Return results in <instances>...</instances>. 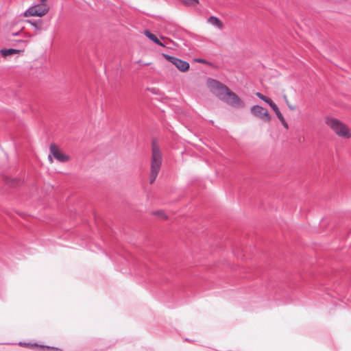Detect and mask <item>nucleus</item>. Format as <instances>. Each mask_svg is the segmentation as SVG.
I'll list each match as a JSON object with an SVG mask.
<instances>
[{"label": "nucleus", "instance_id": "obj_7", "mask_svg": "<svg viewBox=\"0 0 351 351\" xmlns=\"http://www.w3.org/2000/svg\"><path fill=\"white\" fill-rule=\"evenodd\" d=\"M163 56L171 63L176 66V68L181 72H186L189 69V64L184 60L178 59L176 57L171 56L167 54H163Z\"/></svg>", "mask_w": 351, "mask_h": 351}, {"label": "nucleus", "instance_id": "obj_1", "mask_svg": "<svg viewBox=\"0 0 351 351\" xmlns=\"http://www.w3.org/2000/svg\"><path fill=\"white\" fill-rule=\"evenodd\" d=\"M207 84L210 91L228 105L235 108L245 107V102L226 85L215 80H208Z\"/></svg>", "mask_w": 351, "mask_h": 351}, {"label": "nucleus", "instance_id": "obj_12", "mask_svg": "<svg viewBox=\"0 0 351 351\" xmlns=\"http://www.w3.org/2000/svg\"><path fill=\"white\" fill-rule=\"evenodd\" d=\"M256 95L258 98H260L261 99H262L263 101H264L265 102L268 104L269 106H271L274 103V101L270 98L267 97L266 96L263 95L261 93H256Z\"/></svg>", "mask_w": 351, "mask_h": 351}, {"label": "nucleus", "instance_id": "obj_14", "mask_svg": "<svg viewBox=\"0 0 351 351\" xmlns=\"http://www.w3.org/2000/svg\"><path fill=\"white\" fill-rule=\"evenodd\" d=\"M182 1L188 5H193L199 3V0H182Z\"/></svg>", "mask_w": 351, "mask_h": 351}, {"label": "nucleus", "instance_id": "obj_13", "mask_svg": "<svg viewBox=\"0 0 351 351\" xmlns=\"http://www.w3.org/2000/svg\"><path fill=\"white\" fill-rule=\"evenodd\" d=\"M153 215L158 217L161 219L166 220L168 219L167 215L163 210H157L152 213Z\"/></svg>", "mask_w": 351, "mask_h": 351}, {"label": "nucleus", "instance_id": "obj_3", "mask_svg": "<svg viewBox=\"0 0 351 351\" xmlns=\"http://www.w3.org/2000/svg\"><path fill=\"white\" fill-rule=\"evenodd\" d=\"M325 123L339 138L349 139L351 138V130L349 127L339 120L326 117Z\"/></svg>", "mask_w": 351, "mask_h": 351}, {"label": "nucleus", "instance_id": "obj_21", "mask_svg": "<svg viewBox=\"0 0 351 351\" xmlns=\"http://www.w3.org/2000/svg\"><path fill=\"white\" fill-rule=\"evenodd\" d=\"M161 39L165 40V39H166V38H165V37L162 36V37H161Z\"/></svg>", "mask_w": 351, "mask_h": 351}, {"label": "nucleus", "instance_id": "obj_18", "mask_svg": "<svg viewBox=\"0 0 351 351\" xmlns=\"http://www.w3.org/2000/svg\"><path fill=\"white\" fill-rule=\"evenodd\" d=\"M41 3H45L47 1V0H40Z\"/></svg>", "mask_w": 351, "mask_h": 351}, {"label": "nucleus", "instance_id": "obj_11", "mask_svg": "<svg viewBox=\"0 0 351 351\" xmlns=\"http://www.w3.org/2000/svg\"><path fill=\"white\" fill-rule=\"evenodd\" d=\"M270 107L272 108V110L274 111L275 114H276L277 117L278 118V119L280 121L284 119V117L283 115L282 114V113L280 112L278 107L276 106V104L275 103H273Z\"/></svg>", "mask_w": 351, "mask_h": 351}, {"label": "nucleus", "instance_id": "obj_4", "mask_svg": "<svg viewBox=\"0 0 351 351\" xmlns=\"http://www.w3.org/2000/svg\"><path fill=\"white\" fill-rule=\"evenodd\" d=\"M49 11V6L45 3L36 4L29 8L24 13V17H42Z\"/></svg>", "mask_w": 351, "mask_h": 351}, {"label": "nucleus", "instance_id": "obj_9", "mask_svg": "<svg viewBox=\"0 0 351 351\" xmlns=\"http://www.w3.org/2000/svg\"><path fill=\"white\" fill-rule=\"evenodd\" d=\"M145 35L149 38L152 41H153L154 43H155L156 44L160 45V46H162V47H165V45L162 43L160 40L156 36V35H154V34L151 33L148 30H145V32H144Z\"/></svg>", "mask_w": 351, "mask_h": 351}, {"label": "nucleus", "instance_id": "obj_17", "mask_svg": "<svg viewBox=\"0 0 351 351\" xmlns=\"http://www.w3.org/2000/svg\"><path fill=\"white\" fill-rule=\"evenodd\" d=\"M284 99H285V101L287 102V100H288L287 96V95H284Z\"/></svg>", "mask_w": 351, "mask_h": 351}, {"label": "nucleus", "instance_id": "obj_16", "mask_svg": "<svg viewBox=\"0 0 351 351\" xmlns=\"http://www.w3.org/2000/svg\"><path fill=\"white\" fill-rule=\"evenodd\" d=\"M286 103H287V104L288 107H289L291 110H294L295 109V107L294 106H292V105H291V104H289V100H287V102H286Z\"/></svg>", "mask_w": 351, "mask_h": 351}, {"label": "nucleus", "instance_id": "obj_6", "mask_svg": "<svg viewBox=\"0 0 351 351\" xmlns=\"http://www.w3.org/2000/svg\"><path fill=\"white\" fill-rule=\"evenodd\" d=\"M49 150L51 154L49 156L48 159L50 163L53 162V156L57 160L60 162H66L70 160V156L64 153L60 148L54 143L50 145Z\"/></svg>", "mask_w": 351, "mask_h": 351}, {"label": "nucleus", "instance_id": "obj_2", "mask_svg": "<svg viewBox=\"0 0 351 351\" xmlns=\"http://www.w3.org/2000/svg\"><path fill=\"white\" fill-rule=\"evenodd\" d=\"M162 161V153L156 141H152V160L150 167L149 183L152 184L160 171Z\"/></svg>", "mask_w": 351, "mask_h": 351}, {"label": "nucleus", "instance_id": "obj_15", "mask_svg": "<svg viewBox=\"0 0 351 351\" xmlns=\"http://www.w3.org/2000/svg\"><path fill=\"white\" fill-rule=\"evenodd\" d=\"M280 121L282 123V125H283L286 129H287V128H289L288 124H287V123L286 122V121H285V119H282V120H281V121Z\"/></svg>", "mask_w": 351, "mask_h": 351}, {"label": "nucleus", "instance_id": "obj_5", "mask_svg": "<svg viewBox=\"0 0 351 351\" xmlns=\"http://www.w3.org/2000/svg\"><path fill=\"white\" fill-rule=\"evenodd\" d=\"M250 112L253 117L265 123H269L271 117L269 111L263 106L255 105L251 107Z\"/></svg>", "mask_w": 351, "mask_h": 351}, {"label": "nucleus", "instance_id": "obj_19", "mask_svg": "<svg viewBox=\"0 0 351 351\" xmlns=\"http://www.w3.org/2000/svg\"><path fill=\"white\" fill-rule=\"evenodd\" d=\"M20 345L21 346H29V344H26V343L23 344V343H21Z\"/></svg>", "mask_w": 351, "mask_h": 351}, {"label": "nucleus", "instance_id": "obj_10", "mask_svg": "<svg viewBox=\"0 0 351 351\" xmlns=\"http://www.w3.org/2000/svg\"><path fill=\"white\" fill-rule=\"evenodd\" d=\"M1 54L3 57L12 56L14 54L19 53L20 50L14 49H2L0 50Z\"/></svg>", "mask_w": 351, "mask_h": 351}, {"label": "nucleus", "instance_id": "obj_20", "mask_svg": "<svg viewBox=\"0 0 351 351\" xmlns=\"http://www.w3.org/2000/svg\"><path fill=\"white\" fill-rule=\"evenodd\" d=\"M198 62H204V60H198Z\"/></svg>", "mask_w": 351, "mask_h": 351}, {"label": "nucleus", "instance_id": "obj_8", "mask_svg": "<svg viewBox=\"0 0 351 351\" xmlns=\"http://www.w3.org/2000/svg\"><path fill=\"white\" fill-rule=\"evenodd\" d=\"M207 21L208 23L216 27L219 29H222L223 28V23L216 16H210Z\"/></svg>", "mask_w": 351, "mask_h": 351}]
</instances>
